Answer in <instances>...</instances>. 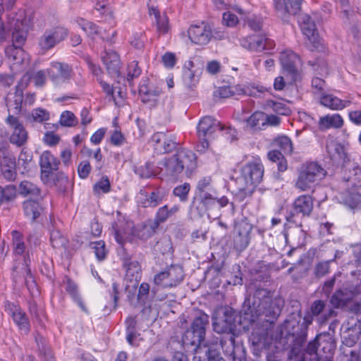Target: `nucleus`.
I'll return each mask as SVG.
<instances>
[{"mask_svg": "<svg viewBox=\"0 0 361 361\" xmlns=\"http://www.w3.org/2000/svg\"><path fill=\"white\" fill-rule=\"evenodd\" d=\"M248 302L245 314L250 315V321L262 322L260 326L253 328L250 340L253 345L265 347L271 341H279L281 327L275 336L272 334L274 322L281 314V308L279 300L273 299L271 293L265 288H257L252 298L245 302Z\"/></svg>", "mask_w": 361, "mask_h": 361, "instance_id": "obj_1", "label": "nucleus"}, {"mask_svg": "<svg viewBox=\"0 0 361 361\" xmlns=\"http://www.w3.org/2000/svg\"><path fill=\"white\" fill-rule=\"evenodd\" d=\"M312 314L307 313L300 322V314H291L281 326L279 341L283 348H291L293 355H298L307 340L308 326L312 323Z\"/></svg>", "mask_w": 361, "mask_h": 361, "instance_id": "obj_2", "label": "nucleus"}, {"mask_svg": "<svg viewBox=\"0 0 361 361\" xmlns=\"http://www.w3.org/2000/svg\"><path fill=\"white\" fill-rule=\"evenodd\" d=\"M209 325V317L202 310L195 311L194 318L191 324V330H188L183 336V342L191 345H205L206 329Z\"/></svg>", "mask_w": 361, "mask_h": 361, "instance_id": "obj_3", "label": "nucleus"}, {"mask_svg": "<svg viewBox=\"0 0 361 361\" xmlns=\"http://www.w3.org/2000/svg\"><path fill=\"white\" fill-rule=\"evenodd\" d=\"M326 174L325 169L317 162L302 164L298 171L295 187L302 192L309 191L323 179Z\"/></svg>", "mask_w": 361, "mask_h": 361, "instance_id": "obj_4", "label": "nucleus"}, {"mask_svg": "<svg viewBox=\"0 0 361 361\" xmlns=\"http://www.w3.org/2000/svg\"><path fill=\"white\" fill-rule=\"evenodd\" d=\"M286 220L287 223L283 226V234L286 244L295 245L296 247L302 246L306 236V233L302 228V219L290 214L286 215Z\"/></svg>", "mask_w": 361, "mask_h": 361, "instance_id": "obj_5", "label": "nucleus"}, {"mask_svg": "<svg viewBox=\"0 0 361 361\" xmlns=\"http://www.w3.org/2000/svg\"><path fill=\"white\" fill-rule=\"evenodd\" d=\"M184 271L179 264H171L154 276L155 285L164 288L176 287L184 279Z\"/></svg>", "mask_w": 361, "mask_h": 361, "instance_id": "obj_6", "label": "nucleus"}, {"mask_svg": "<svg viewBox=\"0 0 361 361\" xmlns=\"http://www.w3.org/2000/svg\"><path fill=\"white\" fill-rule=\"evenodd\" d=\"M264 166L259 158L247 163L241 170V175L236 178L237 184H250L255 187L263 178Z\"/></svg>", "mask_w": 361, "mask_h": 361, "instance_id": "obj_7", "label": "nucleus"}, {"mask_svg": "<svg viewBox=\"0 0 361 361\" xmlns=\"http://www.w3.org/2000/svg\"><path fill=\"white\" fill-rule=\"evenodd\" d=\"M240 44L244 49L254 52L271 51L275 47L274 41L268 38L264 33L249 35L241 38Z\"/></svg>", "mask_w": 361, "mask_h": 361, "instance_id": "obj_8", "label": "nucleus"}, {"mask_svg": "<svg viewBox=\"0 0 361 361\" xmlns=\"http://www.w3.org/2000/svg\"><path fill=\"white\" fill-rule=\"evenodd\" d=\"M280 61L285 75L290 79V84L301 80V74L298 70L300 62L298 55L291 50L283 51L281 53Z\"/></svg>", "mask_w": 361, "mask_h": 361, "instance_id": "obj_9", "label": "nucleus"}, {"mask_svg": "<svg viewBox=\"0 0 361 361\" xmlns=\"http://www.w3.org/2000/svg\"><path fill=\"white\" fill-rule=\"evenodd\" d=\"M39 164L41 180L44 183H49L54 175V172L58 171L61 161L50 151L46 150L41 154Z\"/></svg>", "mask_w": 361, "mask_h": 361, "instance_id": "obj_10", "label": "nucleus"}, {"mask_svg": "<svg viewBox=\"0 0 361 361\" xmlns=\"http://www.w3.org/2000/svg\"><path fill=\"white\" fill-rule=\"evenodd\" d=\"M161 93L162 89L158 85L150 83L149 78H143L141 80L138 94L143 104L149 107L155 106Z\"/></svg>", "mask_w": 361, "mask_h": 361, "instance_id": "obj_11", "label": "nucleus"}, {"mask_svg": "<svg viewBox=\"0 0 361 361\" xmlns=\"http://www.w3.org/2000/svg\"><path fill=\"white\" fill-rule=\"evenodd\" d=\"M252 230V226L247 222V219H243L235 221L233 245L236 250L241 252L248 246Z\"/></svg>", "mask_w": 361, "mask_h": 361, "instance_id": "obj_12", "label": "nucleus"}, {"mask_svg": "<svg viewBox=\"0 0 361 361\" xmlns=\"http://www.w3.org/2000/svg\"><path fill=\"white\" fill-rule=\"evenodd\" d=\"M47 72L50 80L56 85L69 81L73 73L69 64L59 61H51Z\"/></svg>", "mask_w": 361, "mask_h": 361, "instance_id": "obj_13", "label": "nucleus"}, {"mask_svg": "<svg viewBox=\"0 0 361 361\" xmlns=\"http://www.w3.org/2000/svg\"><path fill=\"white\" fill-rule=\"evenodd\" d=\"M6 123L11 131L9 142L17 147H22L26 144L28 140V133L18 118L9 114L6 119Z\"/></svg>", "mask_w": 361, "mask_h": 361, "instance_id": "obj_14", "label": "nucleus"}, {"mask_svg": "<svg viewBox=\"0 0 361 361\" xmlns=\"http://www.w3.org/2000/svg\"><path fill=\"white\" fill-rule=\"evenodd\" d=\"M188 34L191 42L198 45L207 44L213 37L212 26L206 22L191 25Z\"/></svg>", "mask_w": 361, "mask_h": 361, "instance_id": "obj_15", "label": "nucleus"}, {"mask_svg": "<svg viewBox=\"0 0 361 361\" xmlns=\"http://www.w3.org/2000/svg\"><path fill=\"white\" fill-rule=\"evenodd\" d=\"M157 154H166L173 151L177 147L175 137L164 132L154 133L149 140Z\"/></svg>", "mask_w": 361, "mask_h": 361, "instance_id": "obj_16", "label": "nucleus"}, {"mask_svg": "<svg viewBox=\"0 0 361 361\" xmlns=\"http://www.w3.org/2000/svg\"><path fill=\"white\" fill-rule=\"evenodd\" d=\"M182 173L188 178L191 177L197 167V156L191 150L185 148L178 149L176 154Z\"/></svg>", "mask_w": 361, "mask_h": 361, "instance_id": "obj_17", "label": "nucleus"}, {"mask_svg": "<svg viewBox=\"0 0 361 361\" xmlns=\"http://www.w3.org/2000/svg\"><path fill=\"white\" fill-rule=\"evenodd\" d=\"M68 35V31L62 27H56L46 30L39 39V46L43 51L53 48L57 43L63 40Z\"/></svg>", "mask_w": 361, "mask_h": 361, "instance_id": "obj_18", "label": "nucleus"}, {"mask_svg": "<svg viewBox=\"0 0 361 361\" xmlns=\"http://www.w3.org/2000/svg\"><path fill=\"white\" fill-rule=\"evenodd\" d=\"M277 16L285 22L291 15H295L300 11L302 0H273Z\"/></svg>", "mask_w": 361, "mask_h": 361, "instance_id": "obj_19", "label": "nucleus"}, {"mask_svg": "<svg viewBox=\"0 0 361 361\" xmlns=\"http://www.w3.org/2000/svg\"><path fill=\"white\" fill-rule=\"evenodd\" d=\"M12 236V245L13 249V252L16 255H23V261L25 270L26 272V279L29 278H32L31 271L29 267L30 264V258L29 252L26 251V246L24 242L23 234L16 230H14L11 232Z\"/></svg>", "mask_w": 361, "mask_h": 361, "instance_id": "obj_20", "label": "nucleus"}, {"mask_svg": "<svg viewBox=\"0 0 361 361\" xmlns=\"http://www.w3.org/2000/svg\"><path fill=\"white\" fill-rule=\"evenodd\" d=\"M299 21L303 35L312 44L313 48L318 49L321 44L320 39L316 25L312 18L307 14H303L300 17Z\"/></svg>", "mask_w": 361, "mask_h": 361, "instance_id": "obj_21", "label": "nucleus"}, {"mask_svg": "<svg viewBox=\"0 0 361 361\" xmlns=\"http://www.w3.org/2000/svg\"><path fill=\"white\" fill-rule=\"evenodd\" d=\"M160 173L167 180H176L182 173L180 167L175 154L164 158L160 163Z\"/></svg>", "mask_w": 361, "mask_h": 361, "instance_id": "obj_22", "label": "nucleus"}, {"mask_svg": "<svg viewBox=\"0 0 361 361\" xmlns=\"http://www.w3.org/2000/svg\"><path fill=\"white\" fill-rule=\"evenodd\" d=\"M314 207L313 200L310 195H302L298 197L293 203V208L286 214H293L298 219V214L309 216Z\"/></svg>", "mask_w": 361, "mask_h": 361, "instance_id": "obj_23", "label": "nucleus"}, {"mask_svg": "<svg viewBox=\"0 0 361 361\" xmlns=\"http://www.w3.org/2000/svg\"><path fill=\"white\" fill-rule=\"evenodd\" d=\"M102 61L109 75L117 77L121 74V60L119 55L113 50H105L102 55Z\"/></svg>", "mask_w": 361, "mask_h": 361, "instance_id": "obj_24", "label": "nucleus"}, {"mask_svg": "<svg viewBox=\"0 0 361 361\" xmlns=\"http://www.w3.org/2000/svg\"><path fill=\"white\" fill-rule=\"evenodd\" d=\"M343 180L349 183V186H361V167L355 162H348L343 165Z\"/></svg>", "mask_w": 361, "mask_h": 361, "instance_id": "obj_25", "label": "nucleus"}, {"mask_svg": "<svg viewBox=\"0 0 361 361\" xmlns=\"http://www.w3.org/2000/svg\"><path fill=\"white\" fill-rule=\"evenodd\" d=\"M224 128L221 123L216 121L212 116H207L202 118L197 127V134L198 137L203 136H210L216 130H223Z\"/></svg>", "mask_w": 361, "mask_h": 361, "instance_id": "obj_26", "label": "nucleus"}, {"mask_svg": "<svg viewBox=\"0 0 361 361\" xmlns=\"http://www.w3.org/2000/svg\"><path fill=\"white\" fill-rule=\"evenodd\" d=\"M6 311L11 316L13 322L21 331L25 334L29 332L30 327L29 320L26 314L20 307L13 304H8Z\"/></svg>", "mask_w": 361, "mask_h": 361, "instance_id": "obj_27", "label": "nucleus"}, {"mask_svg": "<svg viewBox=\"0 0 361 361\" xmlns=\"http://www.w3.org/2000/svg\"><path fill=\"white\" fill-rule=\"evenodd\" d=\"M126 341L130 345L137 348L140 345V342L143 341L140 333L137 331L136 317H128L126 321Z\"/></svg>", "mask_w": 361, "mask_h": 361, "instance_id": "obj_28", "label": "nucleus"}, {"mask_svg": "<svg viewBox=\"0 0 361 361\" xmlns=\"http://www.w3.org/2000/svg\"><path fill=\"white\" fill-rule=\"evenodd\" d=\"M319 103L331 110L340 111L349 106L351 100L350 99H341L332 94L324 93L320 97Z\"/></svg>", "mask_w": 361, "mask_h": 361, "instance_id": "obj_29", "label": "nucleus"}, {"mask_svg": "<svg viewBox=\"0 0 361 361\" xmlns=\"http://www.w3.org/2000/svg\"><path fill=\"white\" fill-rule=\"evenodd\" d=\"M145 198L140 200V204L143 207L155 208L160 205L166 197L164 190L160 187L154 188L151 192H144Z\"/></svg>", "mask_w": 361, "mask_h": 361, "instance_id": "obj_30", "label": "nucleus"}, {"mask_svg": "<svg viewBox=\"0 0 361 361\" xmlns=\"http://www.w3.org/2000/svg\"><path fill=\"white\" fill-rule=\"evenodd\" d=\"M123 267L126 270V275L130 280L136 282L141 278V266L138 261L133 260L131 257L124 253L122 257Z\"/></svg>", "mask_w": 361, "mask_h": 361, "instance_id": "obj_31", "label": "nucleus"}, {"mask_svg": "<svg viewBox=\"0 0 361 361\" xmlns=\"http://www.w3.org/2000/svg\"><path fill=\"white\" fill-rule=\"evenodd\" d=\"M219 345L222 348L225 355L231 357L233 361H243L237 357L236 351L240 348L235 344V335H224L219 338ZM244 361H245L244 360Z\"/></svg>", "mask_w": 361, "mask_h": 361, "instance_id": "obj_32", "label": "nucleus"}, {"mask_svg": "<svg viewBox=\"0 0 361 361\" xmlns=\"http://www.w3.org/2000/svg\"><path fill=\"white\" fill-rule=\"evenodd\" d=\"M244 20L245 23L253 31H260L263 26V18L261 16L251 15L249 12L245 11L242 8L235 6L233 8Z\"/></svg>", "mask_w": 361, "mask_h": 361, "instance_id": "obj_33", "label": "nucleus"}, {"mask_svg": "<svg viewBox=\"0 0 361 361\" xmlns=\"http://www.w3.org/2000/svg\"><path fill=\"white\" fill-rule=\"evenodd\" d=\"M343 123V119L340 114H327L319 118L318 128L321 131H325L329 128H341Z\"/></svg>", "mask_w": 361, "mask_h": 361, "instance_id": "obj_34", "label": "nucleus"}, {"mask_svg": "<svg viewBox=\"0 0 361 361\" xmlns=\"http://www.w3.org/2000/svg\"><path fill=\"white\" fill-rule=\"evenodd\" d=\"M23 210L27 219L32 222H36L40 217L43 208L37 201L27 200L23 202Z\"/></svg>", "mask_w": 361, "mask_h": 361, "instance_id": "obj_35", "label": "nucleus"}, {"mask_svg": "<svg viewBox=\"0 0 361 361\" xmlns=\"http://www.w3.org/2000/svg\"><path fill=\"white\" fill-rule=\"evenodd\" d=\"M214 330L221 334L235 335V324L231 316H225L213 322Z\"/></svg>", "mask_w": 361, "mask_h": 361, "instance_id": "obj_36", "label": "nucleus"}, {"mask_svg": "<svg viewBox=\"0 0 361 361\" xmlns=\"http://www.w3.org/2000/svg\"><path fill=\"white\" fill-rule=\"evenodd\" d=\"M76 23L78 26L92 39L99 36L103 40L109 41L111 39L105 38L102 35L100 27L94 23L85 20L82 18H78Z\"/></svg>", "mask_w": 361, "mask_h": 361, "instance_id": "obj_37", "label": "nucleus"}, {"mask_svg": "<svg viewBox=\"0 0 361 361\" xmlns=\"http://www.w3.org/2000/svg\"><path fill=\"white\" fill-rule=\"evenodd\" d=\"M7 59L13 64H23L27 59V54L20 46L8 45L4 49Z\"/></svg>", "mask_w": 361, "mask_h": 361, "instance_id": "obj_38", "label": "nucleus"}, {"mask_svg": "<svg viewBox=\"0 0 361 361\" xmlns=\"http://www.w3.org/2000/svg\"><path fill=\"white\" fill-rule=\"evenodd\" d=\"M62 283L65 286L66 291L77 302L81 310L86 312L87 310L79 294L78 285L68 276H64Z\"/></svg>", "mask_w": 361, "mask_h": 361, "instance_id": "obj_39", "label": "nucleus"}, {"mask_svg": "<svg viewBox=\"0 0 361 361\" xmlns=\"http://www.w3.org/2000/svg\"><path fill=\"white\" fill-rule=\"evenodd\" d=\"M353 293L348 288H341L333 294L330 302L334 307H343L353 299Z\"/></svg>", "mask_w": 361, "mask_h": 361, "instance_id": "obj_40", "label": "nucleus"}, {"mask_svg": "<svg viewBox=\"0 0 361 361\" xmlns=\"http://www.w3.org/2000/svg\"><path fill=\"white\" fill-rule=\"evenodd\" d=\"M149 14L154 16L157 26V31L159 34H166L169 30V18L165 13L161 14L159 9L152 6L149 8Z\"/></svg>", "mask_w": 361, "mask_h": 361, "instance_id": "obj_41", "label": "nucleus"}, {"mask_svg": "<svg viewBox=\"0 0 361 361\" xmlns=\"http://www.w3.org/2000/svg\"><path fill=\"white\" fill-rule=\"evenodd\" d=\"M23 102V91L18 86L16 87V90L12 97L8 96L6 98V106L10 109H13L15 114H18L22 109V104Z\"/></svg>", "mask_w": 361, "mask_h": 361, "instance_id": "obj_42", "label": "nucleus"}, {"mask_svg": "<svg viewBox=\"0 0 361 361\" xmlns=\"http://www.w3.org/2000/svg\"><path fill=\"white\" fill-rule=\"evenodd\" d=\"M18 193L23 197H35L41 196V189L34 182L24 180H22L18 187Z\"/></svg>", "mask_w": 361, "mask_h": 361, "instance_id": "obj_43", "label": "nucleus"}, {"mask_svg": "<svg viewBox=\"0 0 361 361\" xmlns=\"http://www.w3.org/2000/svg\"><path fill=\"white\" fill-rule=\"evenodd\" d=\"M344 334H347V336H344L346 345H353L359 338V336L361 334V328L360 325L357 326L356 322L352 318L348 321L346 331H344Z\"/></svg>", "mask_w": 361, "mask_h": 361, "instance_id": "obj_44", "label": "nucleus"}, {"mask_svg": "<svg viewBox=\"0 0 361 361\" xmlns=\"http://www.w3.org/2000/svg\"><path fill=\"white\" fill-rule=\"evenodd\" d=\"M179 210L178 205H173L170 209L167 204L159 207L156 212L154 219V226L159 227L161 224L166 222L169 218L174 215Z\"/></svg>", "mask_w": 361, "mask_h": 361, "instance_id": "obj_45", "label": "nucleus"}, {"mask_svg": "<svg viewBox=\"0 0 361 361\" xmlns=\"http://www.w3.org/2000/svg\"><path fill=\"white\" fill-rule=\"evenodd\" d=\"M149 285L147 283H142L138 289L137 302L143 306L142 312L149 313L152 311L150 303L148 302Z\"/></svg>", "mask_w": 361, "mask_h": 361, "instance_id": "obj_46", "label": "nucleus"}, {"mask_svg": "<svg viewBox=\"0 0 361 361\" xmlns=\"http://www.w3.org/2000/svg\"><path fill=\"white\" fill-rule=\"evenodd\" d=\"M112 233L116 243L121 247L125 252L124 245L130 240V235L126 231L123 224L114 223L112 224Z\"/></svg>", "mask_w": 361, "mask_h": 361, "instance_id": "obj_47", "label": "nucleus"}, {"mask_svg": "<svg viewBox=\"0 0 361 361\" xmlns=\"http://www.w3.org/2000/svg\"><path fill=\"white\" fill-rule=\"evenodd\" d=\"M265 113L257 111L246 120L247 126L254 131L264 130Z\"/></svg>", "mask_w": 361, "mask_h": 361, "instance_id": "obj_48", "label": "nucleus"}, {"mask_svg": "<svg viewBox=\"0 0 361 361\" xmlns=\"http://www.w3.org/2000/svg\"><path fill=\"white\" fill-rule=\"evenodd\" d=\"M188 69L184 71V79L189 89L193 90L199 82L200 72L197 70L192 71L194 63L192 61H189Z\"/></svg>", "mask_w": 361, "mask_h": 361, "instance_id": "obj_49", "label": "nucleus"}, {"mask_svg": "<svg viewBox=\"0 0 361 361\" xmlns=\"http://www.w3.org/2000/svg\"><path fill=\"white\" fill-rule=\"evenodd\" d=\"M320 337V335L317 336L312 341H310L305 348H301V353L298 355H293L290 352L291 357H295V358H298L299 360L303 361L304 360V355L305 353H307L310 355H316L317 353V350L319 345H322V343H319V338ZM303 347V345L302 346ZM284 349L288 348H283ZM291 350V348H289Z\"/></svg>", "mask_w": 361, "mask_h": 361, "instance_id": "obj_50", "label": "nucleus"}, {"mask_svg": "<svg viewBox=\"0 0 361 361\" xmlns=\"http://www.w3.org/2000/svg\"><path fill=\"white\" fill-rule=\"evenodd\" d=\"M54 185L59 192L65 193L71 187V182L68 177L63 172H58L52 177Z\"/></svg>", "mask_w": 361, "mask_h": 361, "instance_id": "obj_51", "label": "nucleus"}, {"mask_svg": "<svg viewBox=\"0 0 361 361\" xmlns=\"http://www.w3.org/2000/svg\"><path fill=\"white\" fill-rule=\"evenodd\" d=\"M50 231V243L51 246L56 249L64 247L67 243V239L62 235L59 229L55 228L52 225V228H49Z\"/></svg>", "mask_w": 361, "mask_h": 361, "instance_id": "obj_52", "label": "nucleus"}, {"mask_svg": "<svg viewBox=\"0 0 361 361\" xmlns=\"http://www.w3.org/2000/svg\"><path fill=\"white\" fill-rule=\"evenodd\" d=\"M237 185L234 197L236 201L240 202L244 201L247 197H251L255 191V187L250 184H237Z\"/></svg>", "mask_w": 361, "mask_h": 361, "instance_id": "obj_53", "label": "nucleus"}, {"mask_svg": "<svg viewBox=\"0 0 361 361\" xmlns=\"http://www.w3.org/2000/svg\"><path fill=\"white\" fill-rule=\"evenodd\" d=\"M49 112L42 108L34 109L28 116L27 120L29 123H42L49 119Z\"/></svg>", "mask_w": 361, "mask_h": 361, "instance_id": "obj_54", "label": "nucleus"}, {"mask_svg": "<svg viewBox=\"0 0 361 361\" xmlns=\"http://www.w3.org/2000/svg\"><path fill=\"white\" fill-rule=\"evenodd\" d=\"M274 145L280 148L286 154H291L293 150V142L286 135H281L274 140Z\"/></svg>", "mask_w": 361, "mask_h": 361, "instance_id": "obj_55", "label": "nucleus"}, {"mask_svg": "<svg viewBox=\"0 0 361 361\" xmlns=\"http://www.w3.org/2000/svg\"><path fill=\"white\" fill-rule=\"evenodd\" d=\"M266 106L271 108L273 111L280 115L288 116L291 114L290 107L282 102L268 99L266 101Z\"/></svg>", "mask_w": 361, "mask_h": 361, "instance_id": "obj_56", "label": "nucleus"}, {"mask_svg": "<svg viewBox=\"0 0 361 361\" xmlns=\"http://www.w3.org/2000/svg\"><path fill=\"white\" fill-rule=\"evenodd\" d=\"M133 171L141 178H149L154 176L153 164L149 161L142 165L135 166Z\"/></svg>", "mask_w": 361, "mask_h": 361, "instance_id": "obj_57", "label": "nucleus"}, {"mask_svg": "<svg viewBox=\"0 0 361 361\" xmlns=\"http://www.w3.org/2000/svg\"><path fill=\"white\" fill-rule=\"evenodd\" d=\"M360 195L356 192H345L341 195V202L351 209L355 208L360 202Z\"/></svg>", "mask_w": 361, "mask_h": 361, "instance_id": "obj_58", "label": "nucleus"}, {"mask_svg": "<svg viewBox=\"0 0 361 361\" xmlns=\"http://www.w3.org/2000/svg\"><path fill=\"white\" fill-rule=\"evenodd\" d=\"M142 73L141 68L138 66V62L133 61L128 66V73L126 80L129 84V86L133 87V80L137 78Z\"/></svg>", "mask_w": 361, "mask_h": 361, "instance_id": "obj_59", "label": "nucleus"}, {"mask_svg": "<svg viewBox=\"0 0 361 361\" xmlns=\"http://www.w3.org/2000/svg\"><path fill=\"white\" fill-rule=\"evenodd\" d=\"M336 257V255L332 259L319 262L316 264L314 268V276L317 278H320L327 274L329 272L330 264L335 261Z\"/></svg>", "mask_w": 361, "mask_h": 361, "instance_id": "obj_60", "label": "nucleus"}, {"mask_svg": "<svg viewBox=\"0 0 361 361\" xmlns=\"http://www.w3.org/2000/svg\"><path fill=\"white\" fill-rule=\"evenodd\" d=\"M158 227L154 226V223L143 225L136 233V235L142 240H147L156 232Z\"/></svg>", "mask_w": 361, "mask_h": 361, "instance_id": "obj_61", "label": "nucleus"}, {"mask_svg": "<svg viewBox=\"0 0 361 361\" xmlns=\"http://www.w3.org/2000/svg\"><path fill=\"white\" fill-rule=\"evenodd\" d=\"M190 190V185L188 183L177 185L173 190L174 196L179 198L180 202H186L188 199V194Z\"/></svg>", "mask_w": 361, "mask_h": 361, "instance_id": "obj_62", "label": "nucleus"}, {"mask_svg": "<svg viewBox=\"0 0 361 361\" xmlns=\"http://www.w3.org/2000/svg\"><path fill=\"white\" fill-rule=\"evenodd\" d=\"M212 180L210 176L203 177L200 178L195 187V195L205 192L206 191L214 190L212 184Z\"/></svg>", "mask_w": 361, "mask_h": 361, "instance_id": "obj_63", "label": "nucleus"}, {"mask_svg": "<svg viewBox=\"0 0 361 361\" xmlns=\"http://www.w3.org/2000/svg\"><path fill=\"white\" fill-rule=\"evenodd\" d=\"M155 250L162 255L172 254L173 249L171 240L166 238L160 239L155 245Z\"/></svg>", "mask_w": 361, "mask_h": 361, "instance_id": "obj_64", "label": "nucleus"}]
</instances>
